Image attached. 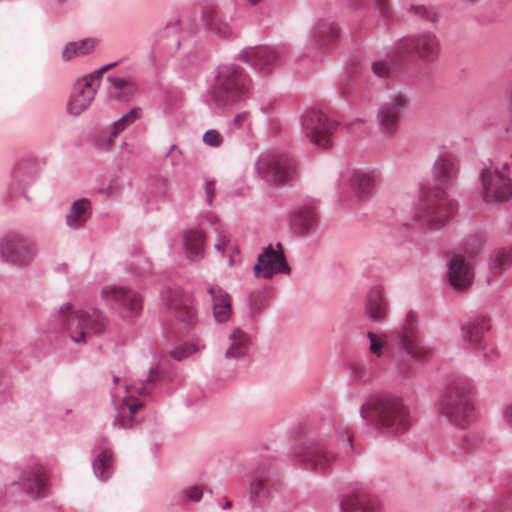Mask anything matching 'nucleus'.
I'll return each instance as SVG.
<instances>
[{"instance_id": "4be33fe9", "label": "nucleus", "mask_w": 512, "mask_h": 512, "mask_svg": "<svg viewBox=\"0 0 512 512\" xmlns=\"http://www.w3.org/2000/svg\"><path fill=\"white\" fill-rule=\"evenodd\" d=\"M341 512H381V505L377 497L363 488H357L344 496Z\"/></svg>"}, {"instance_id": "58836bf2", "label": "nucleus", "mask_w": 512, "mask_h": 512, "mask_svg": "<svg viewBox=\"0 0 512 512\" xmlns=\"http://www.w3.org/2000/svg\"><path fill=\"white\" fill-rule=\"evenodd\" d=\"M304 137L315 150H326L334 144L332 130H305Z\"/></svg>"}, {"instance_id": "5fc2aeb1", "label": "nucleus", "mask_w": 512, "mask_h": 512, "mask_svg": "<svg viewBox=\"0 0 512 512\" xmlns=\"http://www.w3.org/2000/svg\"><path fill=\"white\" fill-rule=\"evenodd\" d=\"M118 63L119 62L116 61V62H111L109 64H106V65L102 66L101 68H99L98 70L90 73L87 76L90 77L95 83L100 84V78L103 75V73H105L108 70H110L111 68L115 67Z\"/></svg>"}, {"instance_id": "864d4df0", "label": "nucleus", "mask_w": 512, "mask_h": 512, "mask_svg": "<svg viewBox=\"0 0 512 512\" xmlns=\"http://www.w3.org/2000/svg\"><path fill=\"white\" fill-rule=\"evenodd\" d=\"M503 425L512 430V401L507 402L501 412Z\"/></svg>"}, {"instance_id": "c9c22d12", "label": "nucleus", "mask_w": 512, "mask_h": 512, "mask_svg": "<svg viewBox=\"0 0 512 512\" xmlns=\"http://www.w3.org/2000/svg\"><path fill=\"white\" fill-rule=\"evenodd\" d=\"M230 345L225 352L227 359H238L248 354L250 349V338L240 328H235L229 336Z\"/></svg>"}, {"instance_id": "a18cd8bd", "label": "nucleus", "mask_w": 512, "mask_h": 512, "mask_svg": "<svg viewBox=\"0 0 512 512\" xmlns=\"http://www.w3.org/2000/svg\"><path fill=\"white\" fill-rule=\"evenodd\" d=\"M203 497V490L198 485L189 486L180 490L173 497V503L176 505H185L189 501L198 503Z\"/></svg>"}, {"instance_id": "b1692460", "label": "nucleus", "mask_w": 512, "mask_h": 512, "mask_svg": "<svg viewBox=\"0 0 512 512\" xmlns=\"http://www.w3.org/2000/svg\"><path fill=\"white\" fill-rule=\"evenodd\" d=\"M447 266L448 280L454 290L463 291L472 284L474 271L463 255H453Z\"/></svg>"}, {"instance_id": "603ef678", "label": "nucleus", "mask_w": 512, "mask_h": 512, "mask_svg": "<svg viewBox=\"0 0 512 512\" xmlns=\"http://www.w3.org/2000/svg\"><path fill=\"white\" fill-rule=\"evenodd\" d=\"M195 351L196 349L192 346H181L171 350L170 355L172 358L181 361L190 356Z\"/></svg>"}, {"instance_id": "39448f33", "label": "nucleus", "mask_w": 512, "mask_h": 512, "mask_svg": "<svg viewBox=\"0 0 512 512\" xmlns=\"http://www.w3.org/2000/svg\"><path fill=\"white\" fill-rule=\"evenodd\" d=\"M108 324L107 316L99 309L74 311L70 303H64L57 311L51 313L48 325L53 333H68L71 341L85 344L86 331L93 335L104 333Z\"/></svg>"}, {"instance_id": "20e7f679", "label": "nucleus", "mask_w": 512, "mask_h": 512, "mask_svg": "<svg viewBox=\"0 0 512 512\" xmlns=\"http://www.w3.org/2000/svg\"><path fill=\"white\" fill-rule=\"evenodd\" d=\"M362 419L372 428L387 435H398L407 431L411 420L408 407L394 395L371 398L361 405Z\"/></svg>"}, {"instance_id": "052dcab7", "label": "nucleus", "mask_w": 512, "mask_h": 512, "mask_svg": "<svg viewBox=\"0 0 512 512\" xmlns=\"http://www.w3.org/2000/svg\"><path fill=\"white\" fill-rule=\"evenodd\" d=\"M345 447H346V457H350L351 456V453L349 451H351L353 449V445H352V442H351V439L349 437H347L345 440Z\"/></svg>"}, {"instance_id": "49530a36", "label": "nucleus", "mask_w": 512, "mask_h": 512, "mask_svg": "<svg viewBox=\"0 0 512 512\" xmlns=\"http://www.w3.org/2000/svg\"><path fill=\"white\" fill-rule=\"evenodd\" d=\"M367 337L370 341L369 351L372 355L380 358L383 355V348L388 342V337L384 333L367 332Z\"/></svg>"}, {"instance_id": "79ce46f5", "label": "nucleus", "mask_w": 512, "mask_h": 512, "mask_svg": "<svg viewBox=\"0 0 512 512\" xmlns=\"http://www.w3.org/2000/svg\"><path fill=\"white\" fill-rule=\"evenodd\" d=\"M471 351L484 363H493L500 358V351L496 344L489 338L480 343L479 347H474Z\"/></svg>"}, {"instance_id": "774afa93", "label": "nucleus", "mask_w": 512, "mask_h": 512, "mask_svg": "<svg viewBox=\"0 0 512 512\" xmlns=\"http://www.w3.org/2000/svg\"><path fill=\"white\" fill-rule=\"evenodd\" d=\"M118 381H119V378H118L117 376H114V377H113V382H114V383H118Z\"/></svg>"}, {"instance_id": "393cba45", "label": "nucleus", "mask_w": 512, "mask_h": 512, "mask_svg": "<svg viewBox=\"0 0 512 512\" xmlns=\"http://www.w3.org/2000/svg\"><path fill=\"white\" fill-rule=\"evenodd\" d=\"M408 108V98L399 93L391 97L389 102L382 104L378 109V122L382 128H390L398 123L400 116Z\"/></svg>"}, {"instance_id": "8fccbe9b", "label": "nucleus", "mask_w": 512, "mask_h": 512, "mask_svg": "<svg viewBox=\"0 0 512 512\" xmlns=\"http://www.w3.org/2000/svg\"><path fill=\"white\" fill-rule=\"evenodd\" d=\"M142 115V109L135 107L130 111L122 115L113 123V128H124L125 126H130L134 124V122L140 118Z\"/></svg>"}, {"instance_id": "f704fd0d", "label": "nucleus", "mask_w": 512, "mask_h": 512, "mask_svg": "<svg viewBox=\"0 0 512 512\" xmlns=\"http://www.w3.org/2000/svg\"><path fill=\"white\" fill-rule=\"evenodd\" d=\"M377 178L375 170L357 172L352 180L353 194L361 200L367 198L371 194Z\"/></svg>"}, {"instance_id": "412c9836", "label": "nucleus", "mask_w": 512, "mask_h": 512, "mask_svg": "<svg viewBox=\"0 0 512 512\" xmlns=\"http://www.w3.org/2000/svg\"><path fill=\"white\" fill-rule=\"evenodd\" d=\"M491 329V319L488 315L478 313L470 316L460 325L461 339L468 349L479 347L486 340Z\"/></svg>"}, {"instance_id": "a878e982", "label": "nucleus", "mask_w": 512, "mask_h": 512, "mask_svg": "<svg viewBox=\"0 0 512 512\" xmlns=\"http://www.w3.org/2000/svg\"><path fill=\"white\" fill-rule=\"evenodd\" d=\"M300 125L302 128H336L343 123L336 112L311 107L301 115Z\"/></svg>"}, {"instance_id": "cd10ccee", "label": "nucleus", "mask_w": 512, "mask_h": 512, "mask_svg": "<svg viewBox=\"0 0 512 512\" xmlns=\"http://www.w3.org/2000/svg\"><path fill=\"white\" fill-rule=\"evenodd\" d=\"M339 36L338 27L329 20H320L312 28L307 44L313 52L329 45Z\"/></svg>"}, {"instance_id": "f03ea898", "label": "nucleus", "mask_w": 512, "mask_h": 512, "mask_svg": "<svg viewBox=\"0 0 512 512\" xmlns=\"http://www.w3.org/2000/svg\"><path fill=\"white\" fill-rule=\"evenodd\" d=\"M252 87V80L242 67L234 63L221 64L215 69L201 101L212 110H225L250 97Z\"/></svg>"}, {"instance_id": "c03bdc74", "label": "nucleus", "mask_w": 512, "mask_h": 512, "mask_svg": "<svg viewBox=\"0 0 512 512\" xmlns=\"http://www.w3.org/2000/svg\"><path fill=\"white\" fill-rule=\"evenodd\" d=\"M477 440L472 434H464L459 443L452 444L448 450L449 453L456 458H463L466 454L473 452L476 449Z\"/></svg>"}, {"instance_id": "3c124183", "label": "nucleus", "mask_w": 512, "mask_h": 512, "mask_svg": "<svg viewBox=\"0 0 512 512\" xmlns=\"http://www.w3.org/2000/svg\"><path fill=\"white\" fill-rule=\"evenodd\" d=\"M203 142L211 147H218L222 142V137L218 130H206L203 135Z\"/></svg>"}, {"instance_id": "69168bd1", "label": "nucleus", "mask_w": 512, "mask_h": 512, "mask_svg": "<svg viewBox=\"0 0 512 512\" xmlns=\"http://www.w3.org/2000/svg\"><path fill=\"white\" fill-rule=\"evenodd\" d=\"M233 264H234V259H233V255L231 254V255L229 256L228 265H229V266H233Z\"/></svg>"}, {"instance_id": "72a5a7b5", "label": "nucleus", "mask_w": 512, "mask_h": 512, "mask_svg": "<svg viewBox=\"0 0 512 512\" xmlns=\"http://www.w3.org/2000/svg\"><path fill=\"white\" fill-rule=\"evenodd\" d=\"M94 453L95 457L92 460L93 473L100 482H106L113 474V453L109 448H104L99 452L95 449Z\"/></svg>"}, {"instance_id": "ddd939ff", "label": "nucleus", "mask_w": 512, "mask_h": 512, "mask_svg": "<svg viewBox=\"0 0 512 512\" xmlns=\"http://www.w3.org/2000/svg\"><path fill=\"white\" fill-rule=\"evenodd\" d=\"M35 247L26 237L8 234L0 239V260L18 268L29 266L35 258Z\"/></svg>"}, {"instance_id": "09e8293b", "label": "nucleus", "mask_w": 512, "mask_h": 512, "mask_svg": "<svg viewBox=\"0 0 512 512\" xmlns=\"http://www.w3.org/2000/svg\"><path fill=\"white\" fill-rule=\"evenodd\" d=\"M409 12L415 16L416 18L428 21L435 22L437 20V11L432 6H426L423 4L412 5L409 9Z\"/></svg>"}, {"instance_id": "5701e85b", "label": "nucleus", "mask_w": 512, "mask_h": 512, "mask_svg": "<svg viewBox=\"0 0 512 512\" xmlns=\"http://www.w3.org/2000/svg\"><path fill=\"white\" fill-rule=\"evenodd\" d=\"M389 303L381 283L374 284L367 292L364 311L370 321L381 323L386 319Z\"/></svg>"}, {"instance_id": "dca6fc26", "label": "nucleus", "mask_w": 512, "mask_h": 512, "mask_svg": "<svg viewBox=\"0 0 512 512\" xmlns=\"http://www.w3.org/2000/svg\"><path fill=\"white\" fill-rule=\"evenodd\" d=\"M416 327V316L413 312H409L398 333L399 344L410 358L417 362H424L430 358L432 351L422 343Z\"/></svg>"}, {"instance_id": "f257e3e1", "label": "nucleus", "mask_w": 512, "mask_h": 512, "mask_svg": "<svg viewBox=\"0 0 512 512\" xmlns=\"http://www.w3.org/2000/svg\"><path fill=\"white\" fill-rule=\"evenodd\" d=\"M459 163L450 152L438 156L433 166L434 185L423 191L411 215L402 220L407 228L438 231L445 227L457 210V202L448 188L457 180Z\"/></svg>"}, {"instance_id": "338daca9", "label": "nucleus", "mask_w": 512, "mask_h": 512, "mask_svg": "<svg viewBox=\"0 0 512 512\" xmlns=\"http://www.w3.org/2000/svg\"><path fill=\"white\" fill-rule=\"evenodd\" d=\"M250 4L256 5L260 0H247Z\"/></svg>"}, {"instance_id": "aec40b11", "label": "nucleus", "mask_w": 512, "mask_h": 512, "mask_svg": "<svg viewBox=\"0 0 512 512\" xmlns=\"http://www.w3.org/2000/svg\"><path fill=\"white\" fill-rule=\"evenodd\" d=\"M161 296L179 321L185 324H192L196 321L197 315L193 301L184 291L179 288H165L162 290Z\"/></svg>"}, {"instance_id": "4d7b16f0", "label": "nucleus", "mask_w": 512, "mask_h": 512, "mask_svg": "<svg viewBox=\"0 0 512 512\" xmlns=\"http://www.w3.org/2000/svg\"><path fill=\"white\" fill-rule=\"evenodd\" d=\"M249 116H250L249 112H247V111L237 114L233 118L234 124L239 123L240 125H250L251 123L249 122Z\"/></svg>"}, {"instance_id": "0eeeda50", "label": "nucleus", "mask_w": 512, "mask_h": 512, "mask_svg": "<svg viewBox=\"0 0 512 512\" xmlns=\"http://www.w3.org/2000/svg\"><path fill=\"white\" fill-rule=\"evenodd\" d=\"M440 51V40L431 31L407 35L396 43V52L401 53L405 62L413 60L424 66L434 63Z\"/></svg>"}, {"instance_id": "6ab92c4d", "label": "nucleus", "mask_w": 512, "mask_h": 512, "mask_svg": "<svg viewBox=\"0 0 512 512\" xmlns=\"http://www.w3.org/2000/svg\"><path fill=\"white\" fill-rule=\"evenodd\" d=\"M98 87L99 83L88 76L77 79L67 102V112L78 116L85 111L94 100Z\"/></svg>"}, {"instance_id": "a211bd4d", "label": "nucleus", "mask_w": 512, "mask_h": 512, "mask_svg": "<svg viewBox=\"0 0 512 512\" xmlns=\"http://www.w3.org/2000/svg\"><path fill=\"white\" fill-rule=\"evenodd\" d=\"M231 20L230 11L214 3L206 4L201 13L203 27L220 39H228L233 36Z\"/></svg>"}, {"instance_id": "2eb2a0df", "label": "nucleus", "mask_w": 512, "mask_h": 512, "mask_svg": "<svg viewBox=\"0 0 512 512\" xmlns=\"http://www.w3.org/2000/svg\"><path fill=\"white\" fill-rule=\"evenodd\" d=\"M255 277L271 279L276 274L289 275L291 268L287 262L281 243L275 246L269 244L258 255L257 263L253 267Z\"/></svg>"}, {"instance_id": "680f3d73", "label": "nucleus", "mask_w": 512, "mask_h": 512, "mask_svg": "<svg viewBox=\"0 0 512 512\" xmlns=\"http://www.w3.org/2000/svg\"><path fill=\"white\" fill-rule=\"evenodd\" d=\"M475 243H476V244H477V246H478L477 251H473V250H470V249H468V248L466 249V250H467V252L470 254V256H471V257H474V256L478 253V251H479V249H480V247H481V242H480L479 240H475Z\"/></svg>"}, {"instance_id": "9d476101", "label": "nucleus", "mask_w": 512, "mask_h": 512, "mask_svg": "<svg viewBox=\"0 0 512 512\" xmlns=\"http://www.w3.org/2000/svg\"><path fill=\"white\" fill-rule=\"evenodd\" d=\"M255 172L262 179L280 184L288 181L296 172L294 159L286 153L269 151L255 162Z\"/></svg>"}, {"instance_id": "6e6552de", "label": "nucleus", "mask_w": 512, "mask_h": 512, "mask_svg": "<svg viewBox=\"0 0 512 512\" xmlns=\"http://www.w3.org/2000/svg\"><path fill=\"white\" fill-rule=\"evenodd\" d=\"M158 375V368L150 369L149 375L144 379L131 381L126 385L127 396L123 399V404L117 406L118 413L113 421V427L129 429L133 427V419L135 412L143 406L141 402L131 403L129 399L134 398L136 395L148 394L153 390L156 378ZM117 395L112 393V401L116 403Z\"/></svg>"}, {"instance_id": "de8ad7c7", "label": "nucleus", "mask_w": 512, "mask_h": 512, "mask_svg": "<svg viewBox=\"0 0 512 512\" xmlns=\"http://www.w3.org/2000/svg\"><path fill=\"white\" fill-rule=\"evenodd\" d=\"M270 495V490L267 486L266 480L255 477L250 483V496L259 502L264 501Z\"/></svg>"}, {"instance_id": "0e129e2a", "label": "nucleus", "mask_w": 512, "mask_h": 512, "mask_svg": "<svg viewBox=\"0 0 512 512\" xmlns=\"http://www.w3.org/2000/svg\"><path fill=\"white\" fill-rule=\"evenodd\" d=\"M232 507V502L230 500H226L223 505H221V508L224 510L230 509Z\"/></svg>"}, {"instance_id": "37998d69", "label": "nucleus", "mask_w": 512, "mask_h": 512, "mask_svg": "<svg viewBox=\"0 0 512 512\" xmlns=\"http://www.w3.org/2000/svg\"><path fill=\"white\" fill-rule=\"evenodd\" d=\"M365 0H350L351 6L359 8L363 6ZM375 11L384 23H389L394 16V10L390 0H372Z\"/></svg>"}, {"instance_id": "c85d7f7f", "label": "nucleus", "mask_w": 512, "mask_h": 512, "mask_svg": "<svg viewBox=\"0 0 512 512\" xmlns=\"http://www.w3.org/2000/svg\"><path fill=\"white\" fill-rule=\"evenodd\" d=\"M211 297L213 316L219 323L227 322L232 315V298L230 294L218 285L207 289Z\"/></svg>"}, {"instance_id": "c756f323", "label": "nucleus", "mask_w": 512, "mask_h": 512, "mask_svg": "<svg viewBox=\"0 0 512 512\" xmlns=\"http://www.w3.org/2000/svg\"><path fill=\"white\" fill-rule=\"evenodd\" d=\"M290 226L295 234L308 235L318 228V217L312 207H302L291 214Z\"/></svg>"}, {"instance_id": "bb28decb", "label": "nucleus", "mask_w": 512, "mask_h": 512, "mask_svg": "<svg viewBox=\"0 0 512 512\" xmlns=\"http://www.w3.org/2000/svg\"><path fill=\"white\" fill-rule=\"evenodd\" d=\"M206 234L199 227L187 228L182 232V246L187 259L199 262L204 258Z\"/></svg>"}, {"instance_id": "bf43d9fd", "label": "nucleus", "mask_w": 512, "mask_h": 512, "mask_svg": "<svg viewBox=\"0 0 512 512\" xmlns=\"http://www.w3.org/2000/svg\"><path fill=\"white\" fill-rule=\"evenodd\" d=\"M179 25H180L179 20H175V21H171V22L167 23V25L165 27L167 36H171L172 34H175L177 32Z\"/></svg>"}, {"instance_id": "f8f14e48", "label": "nucleus", "mask_w": 512, "mask_h": 512, "mask_svg": "<svg viewBox=\"0 0 512 512\" xmlns=\"http://www.w3.org/2000/svg\"><path fill=\"white\" fill-rule=\"evenodd\" d=\"M289 56V49L281 46H257L242 49L237 59L248 63L255 70L268 73L280 66Z\"/></svg>"}, {"instance_id": "f3484780", "label": "nucleus", "mask_w": 512, "mask_h": 512, "mask_svg": "<svg viewBox=\"0 0 512 512\" xmlns=\"http://www.w3.org/2000/svg\"><path fill=\"white\" fill-rule=\"evenodd\" d=\"M297 459L308 467L323 472L337 461V456L332 452L331 445L327 442H315L295 448Z\"/></svg>"}, {"instance_id": "4468645a", "label": "nucleus", "mask_w": 512, "mask_h": 512, "mask_svg": "<svg viewBox=\"0 0 512 512\" xmlns=\"http://www.w3.org/2000/svg\"><path fill=\"white\" fill-rule=\"evenodd\" d=\"M40 161L33 155H26L15 162L11 168L7 184V197L12 198L18 194H24L39 175Z\"/></svg>"}, {"instance_id": "9b49d317", "label": "nucleus", "mask_w": 512, "mask_h": 512, "mask_svg": "<svg viewBox=\"0 0 512 512\" xmlns=\"http://www.w3.org/2000/svg\"><path fill=\"white\" fill-rule=\"evenodd\" d=\"M106 305L122 319L137 317L142 311V296L127 287L108 285L101 290Z\"/></svg>"}, {"instance_id": "2f4dec72", "label": "nucleus", "mask_w": 512, "mask_h": 512, "mask_svg": "<svg viewBox=\"0 0 512 512\" xmlns=\"http://www.w3.org/2000/svg\"><path fill=\"white\" fill-rule=\"evenodd\" d=\"M401 53L396 52V44L388 51L386 59L374 61L372 71L379 78H388L393 72L399 69L405 62Z\"/></svg>"}, {"instance_id": "4c0bfd02", "label": "nucleus", "mask_w": 512, "mask_h": 512, "mask_svg": "<svg viewBox=\"0 0 512 512\" xmlns=\"http://www.w3.org/2000/svg\"><path fill=\"white\" fill-rule=\"evenodd\" d=\"M107 80L117 91L116 97L120 101L131 100L138 91V86L136 82L129 80L125 77L109 76Z\"/></svg>"}, {"instance_id": "13d9d810", "label": "nucleus", "mask_w": 512, "mask_h": 512, "mask_svg": "<svg viewBox=\"0 0 512 512\" xmlns=\"http://www.w3.org/2000/svg\"><path fill=\"white\" fill-rule=\"evenodd\" d=\"M353 377L359 381L366 382L370 378V374H368L362 368L358 367L354 369Z\"/></svg>"}, {"instance_id": "ea45409f", "label": "nucleus", "mask_w": 512, "mask_h": 512, "mask_svg": "<svg viewBox=\"0 0 512 512\" xmlns=\"http://www.w3.org/2000/svg\"><path fill=\"white\" fill-rule=\"evenodd\" d=\"M208 220L211 224L216 226L215 227L216 242L214 244L215 250L218 251L221 255H225V252L228 248L231 249L232 253H238V250L231 246V243H232L231 234L227 230L223 229L218 224L217 217L215 215H209Z\"/></svg>"}, {"instance_id": "7ed1b4c3", "label": "nucleus", "mask_w": 512, "mask_h": 512, "mask_svg": "<svg viewBox=\"0 0 512 512\" xmlns=\"http://www.w3.org/2000/svg\"><path fill=\"white\" fill-rule=\"evenodd\" d=\"M475 393L473 379L464 375L451 376L436 400L439 415L455 427H464L473 417Z\"/></svg>"}, {"instance_id": "7c9ffc66", "label": "nucleus", "mask_w": 512, "mask_h": 512, "mask_svg": "<svg viewBox=\"0 0 512 512\" xmlns=\"http://www.w3.org/2000/svg\"><path fill=\"white\" fill-rule=\"evenodd\" d=\"M91 215L92 208L90 200L80 198L72 203L66 215V225L72 230H78L83 227Z\"/></svg>"}, {"instance_id": "e2e57ef3", "label": "nucleus", "mask_w": 512, "mask_h": 512, "mask_svg": "<svg viewBox=\"0 0 512 512\" xmlns=\"http://www.w3.org/2000/svg\"><path fill=\"white\" fill-rule=\"evenodd\" d=\"M397 368H398V371L401 374H403V375H408L409 374V370L406 367H404L403 365L399 364Z\"/></svg>"}, {"instance_id": "6e6d98bb", "label": "nucleus", "mask_w": 512, "mask_h": 512, "mask_svg": "<svg viewBox=\"0 0 512 512\" xmlns=\"http://www.w3.org/2000/svg\"><path fill=\"white\" fill-rule=\"evenodd\" d=\"M205 201L208 205H212L213 199L215 196L216 188L213 180H208L205 182Z\"/></svg>"}, {"instance_id": "473e14b6", "label": "nucleus", "mask_w": 512, "mask_h": 512, "mask_svg": "<svg viewBox=\"0 0 512 512\" xmlns=\"http://www.w3.org/2000/svg\"><path fill=\"white\" fill-rule=\"evenodd\" d=\"M512 267V245L493 249L488 257V268L492 275H500Z\"/></svg>"}, {"instance_id": "a19ab883", "label": "nucleus", "mask_w": 512, "mask_h": 512, "mask_svg": "<svg viewBox=\"0 0 512 512\" xmlns=\"http://www.w3.org/2000/svg\"><path fill=\"white\" fill-rule=\"evenodd\" d=\"M86 135L92 146L98 149H107L111 146L120 130H87Z\"/></svg>"}, {"instance_id": "1a4fd4ad", "label": "nucleus", "mask_w": 512, "mask_h": 512, "mask_svg": "<svg viewBox=\"0 0 512 512\" xmlns=\"http://www.w3.org/2000/svg\"><path fill=\"white\" fill-rule=\"evenodd\" d=\"M480 181L485 202H503L512 196V180L507 164L485 166L481 171Z\"/></svg>"}, {"instance_id": "e433bc0d", "label": "nucleus", "mask_w": 512, "mask_h": 512, "mask_svg": "<svg viewBox=\"0 0 512 512\" xmlns=\"http://www.w3.org/2000/svg\"><path fill=\"white\" fill-rule=\"evenodd\" d=\"M95 45L96 41L91 38L70 42L62 51V59L67 62L74 58L88 55L95 49Z\"/></svg>"}, {"instance_id": "423d86ee", "label": "nucleus", "mask_w": 512, "mask_h": 512, "mask_svg": "<svg viewBox=\"0 0 512 512\" xmlns=\"http://www.w3.org/2000/svg\"><path fill=\"white\" fill-rule=\"evenodd\" d=\"M48 493V478L41 464L26 466L17 480L6 486V496L16 503H26L45 497Z\"/></svg>"}]
</instances>
